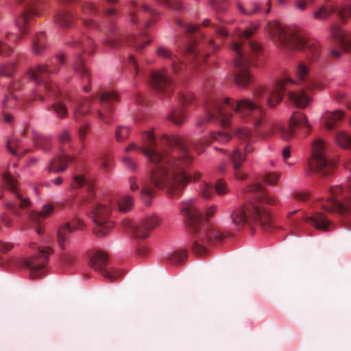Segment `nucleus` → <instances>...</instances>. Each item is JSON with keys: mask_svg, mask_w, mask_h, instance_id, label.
<instances>
[{"mask_svg": "<svg viewBox=\"0 0 351 351\" xmlns=\"http://www.w3.org/2000/svg\"><path fill=\"white\" fill-rule=\"evenodd\" d=\"M152 176L149 180L143 182V186L141 189V199L143 203L147 206H149L152 202Z\"/></svg>", "mask_w": 351, "mask_h": 351, "instance_id": "nucleus-31", "label": "nucleus"}, {"mask_svg": "<svg viewBox=\"0 0 351 351\" xmlns=\"http://www.w3.org/2000/svg\"><path fill=\"white\" fill-rule=\"evenodd\" d=\"M181 212L184 216L187 229L194 234L191 250L195 255L203 256L206 254L205 242L215 245L227 237V234L222 230L204 223L194 200L183 202Z\"/></svg>", "mask_w": 351, "mask_h": 351, "instance_id": "nucleus-4", "label": "nucleus"}, {"mask_svg": "<svg viewBox=\"0 0 351 351\" xmlns=\"http://www.w3.org/2000/svg\"><path fill=\"white\" fill-rule=\"evenodd\" d=\"M169 119L174 124L180 125L185 121V113L182 109H173L169 114Z\"/></svg>", "mask_w": 351, "mask_h": 351, "instance_id": "nucleus-41", "label": "nucleus"}, {"mask_svg": "<svg viewBox=\"0 0 351 351\" xmlns=\"http://www.w3.org/2000/svg\"><path fill=\"white\" fill-rule=\"evenodd\" d=\"M130 133V130L128 127L119 125L114 132L115 139L118 142H123L129 137Z\"/></svg>", "mask_w": 351, "mask_h": 351, "instance_id": "nucleus-44", "label": "nucleus"}, {"mask_svg": "<svg viewBox=\"0 0 351 351\" xmlns=\"http://www.w3.org/2000/svg\"><path fill=\"white\" fill-rule=\"evenodd\" d=\"M344 117V112L341 110L328 112L324 114V125L328 130H333L337 127Z\"/></svg>", "mask_w": 351, "mask_h": 351, "instance_id": "nucleus-24", "label": "nucleus"}, {"mask_svg": "<svg viewBox=\"0 0 351 351\" xmlns=\"http://www.w3.org/2000/svg\"><path fill=\"white\" fill-rule=\"evenodd\" d=\"M213 27L219 36L221 37H226L228 36V32L224 27L219 25H214Z\"/></svg>", "mask_w": 351, "mask_h": 351, "instance_id": "nucleus-64", "label": "nucleus"}, {"mask_svg": "<svg viewBox=\"0 0 351 351\" xmlns=\"http://www.w3.org/2000/svg\"><path fill=\"white\" fill-rule=\"evenodd\" d=\"M108 256L102 252H97L90 258L89 265L111 282H113L121 277L124 272L123 270L114 267L106 268Z\"/></svg>", "mask_w": 351, "mask_h": 351, "instance_id": "nucleus-13", "label": "nucleus"}, {"mask_svg": "<svg viewBox=\"0 0 351 351\" xmlns=\"http://www.w3.org/2000/svg\"><path fill=\"white\" fill-rule=\"evenodd\" d=\"M247 189L249 192L254 193V201L233 210L231 214L232 223L238 230L245 224L253 223L268 230L271 227V218L264 205H276L278 200L275 196L266 193L259 184L250 185Z\"/></svg>", "mask_w": 351, "mask_h": 351, "instance_id": "nucleus-3", "label": "nucleus"}, {"mask_svg": "<svg viewBox=\"0 0 351 351\" xmlns=\"http://www.w3.org/2000/svg\"><path fill=\"white\" fill-rule=\"evenodd\" d=\"M73 229L71 224L69 222L60 226L58 230L57 238L59 246L62 250H64V243L71 236Z\"/></svg>", "mask_w": 351, "mask_h": 351, "instance_id": "nucleus-30", "label": "nucleus"}, {"mask_svg": "<svg viewBox=\"0 0 351 351\" xmlns=\"http://www.w3.org/2000/svg\"><path fill=\"white\" fill-rule=\"evenodd\" d=\"M234 134L244 145V152L239 148H236L230 155V160L232 167V172L234 178L239 180H245L247 178L248 174L243 170V165L246 160L247 154L254 151L252 146L255 142L252 131L247 128H239L235 130Z\"/></svg>", "mask_w": 351, "mask_h": 351, "instance_id": "nucleus-7", "label": "nucleus"}, {"mask_svg": "<svg viewBox=\"0 0 351 351\" xmlns=\"http://www.w3.org/2000/svg\"><path fill=\"white\" fill-rule=\"evenodd\" d=\"M58 141L61 146L63 145H70L73 141L71 132L68 129L62 130L58 135Z\"/></svg>", "mask_w": 351, "mask_h": 351, "instance_id": "nucleus-45", "label": "nucleus"}, {"mask_svg": "<svg viewBox=\"0 0 351 351\" xmlns=\"http://www.w3.org/2000/svg\"><path fill=\"white\" fill-rule=\"evenodd\" d=\"M157 53L159 56L169 59L171 61L172 69L175 72H178L182 68V63L180 59L175 56H173L170 51L163 47H160L157 50Z\"/></svg>", "mask_w": 351, "mask_h": 351, "instance_id": "nucleus-29", "label": "nucleus"}, {"mask_svg": "<svg viewBox=\"0 0 351 351\" xmlns=\"http://www.w3.org/2000/svg\"><path fill=\"white\" fill-rule=\"evenodd\" d=\"M195 97L192 93L182 94L180 96V102L182 106H186L194 101Z\"/></svg>", "mask_w": 351, "mask_h": 351, "instance_id": "nucleus-55", "label": "nucleus"}, {"mask_svg": "<svg viewBox=\"0 0 351 351\" xmlns=\"http://www.w3.org/2000/svg\"><path fill=\"white\" fill-rule=\"evenodd\" d=\"M155 95L160 99L169 97L173 92V84L166 74H161L155 71Z\"/></svg>", "mask_w": 351, "mask_h": 351, "instance_id": "nucleus-19", "label": "nucleus"}, {"mask_svg": "<svg viewBox=\"0 0 351 351\" xmlns=\"http://www.w3.org/2000/svg\"><path fill=\"white\" fill-rule=\"evenodd\" d=\"M330 36L338 47L331 48L330 54L332 58L338 59L343 53L351 51V34H345L339 25L334 24L330 28Z\"/></svg>", "mask_w": 351, "mask_h": 351, "instance_id": "nucleus-12", "label": "nucleus"}, {"mask_svg": "<svg viewBox=\"0 0 351 351\" xmlns=\"http://www.w3.org/2000/svg\"><path fill=\"white\" fill-rule=\"evenodd\" d=\"M210 139L220 143H226L231 139V136L229 134L224 132H212Z\"/></svg>", "mask_w": 351, "mask_h": 351, "instance_id": "nucleus-47", "label": "nucleus"}, {"mask_svg": "<svg viewBox=\"0 0 351 351\" xmlns=\"http://www.w3.org/2000/svg\"><path fill=\"white\" fill-rule=\"evenodd\" d=\"M83 23L85 27L89 29H97L99 27L97 23L91 19H84Z\"/></svg>", "mask_w": 351, "mask_h": 351, "instance_id": "nucleus-63", "label": "nucleus"}, {"mask_svg": "<svg viewBox=\"0 0 351 351\" xmlns=\"http://www.w3.org/2000/svg\"><path fill=\"white\" fill-rule=\"evenodd\" d=\"M256 29V27H253L245 29L243 35L240 36V40L232 45V50L234 53V63L238 69L234 74V82L241 88L251 83L252 77L248 73L250 64L254 63L262 53L261 46L250 40Z\"/></svg>", "mask_w": 351, "mask_h": 351, "instance_id": "nucleus-5", "label": "nucleus"}, {"mask_svg": "<svg viewBox=\"0 0 351 351\" xmlns=\"http://www.w3.org/2000/svg\"><path fill=\"white\" fill-rule=\"evenodd\" d=\"M53 210V206L51 204H45L43 206L40 212L32 211L29 213V219L36 223H40L44 218L49 217Z\"/></svg>", "mask_w": 351, "mask_h": 351, "instance_id": "nucleus-34", "label": "nucleus"}, {"mask_svg": "<svg viewBox=\"0 0 351 351\" xmlns=\"http://www.w3.org/2000/svg\"><path fill=\"white\" fill-rule=\"evenodd\" d=\"M167 3L174 10H181L182 8V3L176 0H167Z\"/></svg>", "mask_w": 351, "mask_h": 351, "instance_id": "nucleus-61", "label": "nucleus"}, {"mask_svg": "<svg viewBox=\"0 0 351 351\" xmlns=\"http://www.w3.org/2000/svg\"><path fill=\"white\" fill-rule=\"evenodd\" d=\"M304 221L311 224L318 230L324 231L330 230V225L331 221L328 220L326 216L322 213L316 212L311 216L304 217L303 218Z\"/></svg>", "mask_w": 351, "mask_h": 351, "instance_id": "nucleus-23", "label": "nucleus"}, {"mask_svg": "<svg viewBox=\"0 0 351 351\" xmlns=\"http://www.w3.org/2000/svg\"><path fill=\"white\" fill-rule=\"evenodd\" d=\"M293 198L297 201L304 202L308 198V194L304 192H295Z\"/></svg>", "mask_w": 351, "mask_h": 351, "instance_id": "nucleus-62", "label": "nucleus"}, {"mask_svg": "<svg viewBox=\"0 0 351 351\" xmlns=\"http://www.w3.org/2000/svg\"><path fill=\"white\" fill-rule=\"evenodd\" d=\"M322 208L328 213L336 212L341 215L351 214V197L348 199L344 204L334 198H330L323 205Z\"/></svg>", "mask_w": 351, "mask_h": 351, "instance_id": "nucleus-20", "label": "nucleus"}, {"mask_svg": "<svg viewBox=\"0 0 351 351\" xmlns=\"http://www.w3.org/2000/svg\"><path fill=\"white\" fill-rule=\"evenodd\" d=\"M295 75L296 80L286 77L280 80L275 88L268 90L264 87L258 88L254 92V99H243L233 101L230 98L222 100L210 99L206 102V117H199L196 121V126L201 127L206 122H219L223 127L229 125L233 110L237 116L245 122L252 123L257 136L266 138L271 136L276 131L281 138L287 141L292 138L295 128L300 126L306 130L309 134L310 125L306 117L296 114L291 117L289 125H267L266 110L263 104L265 101L270 108H275L282 99L283 93L289 91V98L298 108H305L311 98L303 91L306 89H321L322 84L317 82L312 77L308 66L302 62L298 64Z\"/></svg>", "mask_w": 351, "mask_h": 351, "instance_id": "nucleus-1", "label": "nucleus"}, {"mask_svg": "<svg viewBox=\"0 0 351 351\" xmlns=\"http://www.w3.org/2000/svg\"><path fill=\"white\" fill-rule=\"evenodd\" d=\"M188 53L192 56L194 61L199 62L204 61L209 56L208 53L202 51V49L198 45H191L188 48Z\"/></svg>", "mask_w": 351, "mask_h": 351, "instance_id": "nucleus-36", "label": "nucleus"}, {"mask_svg": "<svg viewBox=\"0 0 351 351\" xmlns=\"http://www.w3.org/2000/svg\"><path fill=\"white\" fill-rule=\"evenodd\" d=\"M19 88V83L17 82H13L11 87L9 88L10 93L5 95L3 100V106L6 108H12L17 105V95H14L12 91Z\"/></svg>", "mask_w": 351, "mask_h": 351, "instance_id": "nucleus-33", "label": "nucleus"}, {"mask_svg": "<svg viewBox=\"0 0 351 351\" xmlns=\"http://www.w3.org/2000/svg\"><path fill=\"white\" fill-rule=\"evenodd\" d=\"M333 13H335L343 23L348 21H351L350 5H345L338 8L332 4L324 5L313 13V16L317 20H325Z\"/></svg>", "mask_w": 351, "mask_h": 351, "instance_id": "nucleus-16", "label": "nucleus"}, {"mask_svg": "<svg viewBox=\"0 0 351 351\" xmlns=\"http://www.w3.org/2000/svg\"><path fill=\"white\" fill-rule=\"evenodd\" d=\"M53 253L49 247H38V252L31 258L19 260L20 264L29 269V277L32 279L40 278L44 274V267L49 261V255Z\"/></svg>", "mask_w": 351, "mask_h": 351, "instance_id": "nucleus-10", "label": "nucleus"}, {"mask_svg": "<svg viewBox=\"0 0 351 351\" xmlns=\"http://www.w3.org/2000/svg\"><path fill=\"white\" fill-rule=\"evenodd\" d=\"M325 145L322 140L317 139L313 145V154L308 161L311 171H315L322 176H329L335 167V163L329 161L325 156Z\"/></svg>", "mask_w": 351, "mask_h": 351, "instance_id": "nucleus-9", "label": "nucleus"}, {"mask_svg": "<svg viewBox=\"0 0 351 351\" xmlns=\"http://www.w3.org/2000/svg\"><path fill=\"white\" fill-rule=\"evenodd\" d=\"M152 217H147L142 221H125V227L129 228L135 238H147L153 228Z\"/></svg>", "mask_w": 351, "mask_h": 351, "instance_id": "nucleus-18", "label": "nucleus"}, {"mask_svg": "<svg viewBox=\"0 0 351 351\" xmlns=\"http://www.w3.org/2000/svg\"><path fill=\"white\" fill-rule=\"evenodd\" d=\"M13 53V49L8 45H3L0 42V55L8 56Z\"/></svg>", "mask_w": 351, "mask_h": 351, "instance_id": "nucleus-58", "label": "nucleus"}, {"mask_svg": "<svg viewBox=\"0 0 351 351\" xmlns=\"http://www.w3.org/2000/svg\"><path fill=\"white\" fill-rule=\"evenodd\" d=\"M100 160H101V163H100L101 167L106 172H108L111 169V167H112V158L107 154H104L101 157Z\"/></svg>", "mask_w": 351, "mask_h": 351, "instance_id": "nucleus-50", "label": "nucleus"}, {"mask_svg": "<svg viewBox=\"0 0 351 351\" xmlns=\"http://www.w3.org/2000/svg\"><path fill=\"white\" fill-rule=\"evenodd\" d=\"M73 68L74 71L82 78H86L88 84L90 83V75L88 68L85 65V60L81 53H78L75 57ZM91 88L90 84L83 87V90L88 93L90 90Z\"/></svg>", "mask_w": 351, "mask_h": 351, "instance_id": "nucleus-21", "label": "nucleus"}, {"mask_svg": "<svg viewBox=\"0 0 351 351\" xmlns=\"http://www.w3.org/2000/svg\"><path fill=\"white\" fill-rule=\"evenodd\" d=\"M270 36L286 49L304 51L311 60L319 57L320 45L314 38H309L298 31L285 29L278 21H272L267 24Z\"/></svg>", "mask_w": 351, "mask_h": 351, "instance_id": "nucleus-6", "label": "nucleus"}, {"mask_svg": "<svg viewBox=\"0 0 351 351\" xmlns=\"http://www.w3.org/2000/svg\"><path fill=\"white\" fill-rule=\"evenodd\" d=\"M114 209L113 198H107L101 202L97 203L92 208V213L95 227L94 233L99 237H105L114 227V223L109 220L112 210Z\"/></svg>", "mask_w": 351, "mask_h": 351, "instance_id": "nucleus-8", "label": "nucleus"}, {"mask_svg": "<svg viewBox=\"0 0 351 351\" xmlns=\"http://www.w3.org/2000/svg\"><path fill=\"white\" fill-rule=\"evenodd\" d=\"M85 184L87 187L88 195L87 197L84 199V202H90L94 199L95 197L93 186L90 184L86 183L84 176L76 175L73 177V180L71 184V186L73 189L82 187Z\"/></svg>", "mask_w": 351, "mask_h": 351, "instance_id": "nucleus-27", "label": "nucleus"}, {"mask_svg": "<svg viewBox=\"0 0 351 351\" xmlns=\"http://www.w3.org/2000/svg\"><path fill=\"white\" fill-rule=\"evenodd\" d=\"M237 7L239 10L246 16H252L261 13V5L256 1L252 2L247 7H244L241 3H238Z\"/></svg>", "mask_w": 351, "mask_h": 351, "instance_id": "nucleus-37", "label": "nucleus"}, {"mask_svg": "<svg viewBox=\"0 0 351 351\" xmlns=\"http://www.w3.org/2000/svg\"><path fill=\"white\" fill-rule=\"evenodd\" d=\"M88 132V126H82L78 130V137L80 141L83 143L86 139Z\"/></svg>", "mask_w": 351, "mask_h": 351, "instance_id": "nucleus-59", "label": "nucleus"}, {"mask_svg": "<svg viewBox=\"0 0 351 351\" xmlns=\"http://www.w3.org/2000/svg\"><path fill=\"white\" fill-rule=\"evenodd\" d=\"M153 144L154 133L153 129H152L149 132H145L143 133L141 146L132 142L125 148V152L128 153L131 151L140 150L150 162H152L154 160Z\"/></svg>", "mask_w": 351, "mask_h": 351, "instance_id": "nucleus-17", "label": "nucleus"}, {"mask_svg": "<svg viewBox=\"0 0 351 351\" xmlns=\"http://www.w3.org/2000/svg\"><path fill=\"white\" fill-rule=\"evenodd\" d=\"M3 180L6 187L13 196V200L5 202V205L14 215L20 216L21 215L20 210L27 208L30 205V202L29 199L23 197L18 188L17 180L10 173H5L3 175Z\"/></svg>", "mask_w": 351, "mask_h": 351, "instance_id": "nucleus-11", "label": "nucleus"}, {"mask_svg": "<svg viewBox=\"0 0 351 351\" xmlns=\"http://www.w3.org/2000/svg\"><path fill=\"white\" fill-rule=\"evenodd\" d=\"M122 162L125 167L130 171H134L136 169V164L132 158L128 156H124L122 157Z\"/></svg>", "mask_w": 351, "mask_h": 351, "instance_id": "nucleus-54", "label": "nucleus"}, {"mask_svg": "<svg viewBox=\"0 0 351 351\" xmlns=\"http://www.w3.org/2000/svg\"><path fill=\"white\" fill-rule=\"evenodd\" d=\"M199 193L204 199H210L214 195L215 190L213 185L204 183L199 189Z\"/></svg>", "mask_w": 351, "mask_h": 351, "instance_id": "nucleus-48", "label": "nucleus"}, {"mask_svg": "<svg viewBox=\"0 0 351 351\" xmlns=\"http://www.w3.org/2000/svg\"><path fill=\"white\" fill-rule=\"evenodd\" d=\"M113 202H114V208H117L121 213L130 211L134 205L133 197L128 195L121 196L117 199H113Z\"/></svg>", "mask_w": 351, "mask_h": 351, "instance_id": "nucleus-28", "label": "nucleus"}, {"mask_svg": "<svg viewBox=\"0 0 351 351\" xmlns=\"http://www.w3.org/2000/svg\"><path fill=\"white\" fill-rule=\"evenodd\" d=\"M51 108L57 117L62 119L66 117L68 114L67 108L65 104L61 99H57L56 101L51 106Z\"/></svg>", "mask_w": 351, "mask_h": 351, "instance_id": "nucleus-38", "label": "nucleus"}, {"mask_svg": "<svg viewBox=\"0 0 351 351\" xmlns=\"http://www.w3.org/2000/svg\"><path fill=\"white\" fill-rule=\"evenodd\" d=\"M55 20L56 23L62 27H69L73 23V16L66 11H59L57 12Z\"/></svg>", "mask_w": 351, "mask_h": 351, "instance_id": "nucleus-35", "label": "nucleus"}, {"mask_svg": "<svg viewBox=\"0 0 351 351\" xmlns=\"http://www.w3.org/2000/svg\"><path fill=\"white\" fill-rule=\"evenodd\" d=\"M46 47L47 45L45 34L42 32H38L32 40L33 53L36 55H40L46 49Z\"/></svg>", "mask_w": 351, "mask_h": 351, "instance_id": "nucleus-32", "label": "nucleus"}, {"mask_svg": "<svg viewBox=\"0 0 351 351\" xmlns=\"http://www.w3.org/2000/svg\"><path fill=\"white\" fill-rule=\"evenodd\" d=\"M187 258L186 252L184 250H176L168 256V261L172 265H179L184 262Z\"/></svg>", "mask_w": 351, "mask_h": 351, "instance_id": "nucleus-39", "label": "nucleus"}, {"mask_svg": "<svg viewBox=\"0 0 351 351\" xmlns=\"http://www.w3.org/2000/svg\"><path fill=\"white\" fill-rule=\"evenodd\" d=\"M280 175L278 173H268L265 176V181L269 185H276Z\"/></svg>", "mask_w": 351, "mask_h": 351, "instance_id": "nucleus-53", "label": "nucleus"}, {"mask_svg": "<svg viewBox=\"0 0 351 351\" xmlns=\"http://www.w3.org/2000/svg\"><path fill=\"white\" fill-rule=\"evenodd\" d=\"M93 101V97H86L78 101L77 106L73 111V117L76 121H81L82 117L90 112Z\"/></svg>", "mask_w": 351, "mask_h": 351, "instance_id": "nucleus-26", "label": "nucleus"}, {"mask_svg": "<svg viewBox=\"0 0 351 351\" xmlns=\"http://www.w3.org/2000/svg\"><path fill=\"white\" fill-rule=\"evenodd\" d=\"M73 158L65 153L62 149V153L52 159L48 165L49 171L60 172L64 171L69 162L72 161Z\"/></svg>", "mask_w": 351, "mask_h": 351, "instance_id": "nucleus-22", "label": "nucleus"}, {"mask_svg": "<svg viewBox=\"0 0 351 351\" xmlns=\"http://www.w3.org/2000/svg\"><path fill=\"white\" fill-rule=\"evenodd\" d=\"M6 148L14 156H22L25 154V152L19 154V151L21 149V141L16 138H12L7 141Z\"/></svg>", "mask_w": 351, "mask_h": 351, "instance_id": "nucleus-42", "label": "nucleus"}, {"mask_svg": "<svg viewBox=\"0 0 351 351\" xmlns=\"http://www.w3.org/2000/svg\"><path fill=\"white\" fill-rule=\"evenodd\" d=\"M58 71V69L56 68L49 69L47 65L39 64L29 70V75L36 84H40L42 88L48 93L55 94L57 89L56 85L48 82V78L51 73Z\"/></svg>", "mask_w": 351, "mask_h": 351, "instance_id": "nucleus-14", "label": "nucleus"}, {"mask_svg": "<svg viewBox=\"0 0 351 351\" xmlns=\"http://www.w3.org/2000/svg\"><path fill=\"white\" fill-rule=\"evenodd\" d=\"M104 45L111 49H116L121 46L119 38L111 37L110 35H108V37L104 40Z\"/></svg>", "mask_w": 351, "mask_h": 351, "instance_id": "nucleus-51", "label": "nucleus"}, {"mask_svg": "<svg viewBox=\"0 0 351 351\" xmlns=\"http://www.w3.org/2000/svg\"><path fill=\"white\" fill-rule=\"evenodd\" d=\"M82 10L84 13L88 14H94L97 12V7L91 2H84L82 5Z\"/></svg>", "mask_w": 351, "mask_h": 351, "instance_id": "nucleus-52", "label": "nucleus"}, {"mask_svg": "<svg viewBox=\"0 0 351 351\" xmlns=\"http://www.w3.org/2000/svg\"><path fill=\"white\" fill-rule=\"evenodd\" d=\"M314 0H297L295 6L300 10H304L308 5L311 4Z\"/></svg>", "mask_w": 351, "mask_h": 351, "instance_id": "nucleus-57", "label": "nucleus"}, {"mask_svg": "<svg viewBox=\"0 0 351 351\" xmlns=\"http://www.w3.org/2000/svg\"><path fill=\"white\" fill-rule=\"evenodd\" d=\"M14 63L10 62L0 66V77H11L15 71Z\"/></svg>", "mask_w": 351, "mask_h": 351, "instance_id": "nucleus-46", "label": "nucleus"}, {"mask_svg": "<svg viewBox=\"0 0 351 351\" xmlns=\"http://www.w3.org/2000/svg\"><path fill=\"white\" fill-rule=\"evenodd\" d=\"M34 143L40 149L49 151L51 147L52 139L50 136L39 135L34 138Z\"/></svg>", "mask_w": 351, "mask_h": 351, "instance_id": "nucleus-40", "label": "nucleus"}, {"mask_svg": "<svg viewBox=\"0 0 351 351\" xmlns=\"http://www.w3.org/2000/svg\"><path fill=\"white\" fill-rule=\"evenodd\" d=\"M160 142L173 149V155L163 156L155 149V188L166 189L170 194L177 195L191 179L185 171L193 158L189 154V148L200 154L204 151L207 143L206 141L188 143L178 136L167 135L161 137Z\"/></svg>", "mask_w": 351, "mask_h": 351, "instance_id": "nucleus-2", "label": "nucleus"}, {"mask_svg": "<svg viewBox=\"0 0 351 351\" xmlns=\"http://www.w3.org/2000/svg\"><path fill=\"white\" fill-rule=\"evenodd\" d=\"M150 42L151 40L147 38L146 36L143 34L134 38L132 40V45L136 51H141L149 45Z\"/></svg>", "mask_w": 351, "mask_h": 351, "instance_id": "nucleus-43", "label": "nucleus"}, {"mask_svg": "<svg viewBox=\"0 0 351 351\" xmlns=\"http://www.w3.org/2000/svg\"><path fill=\"white\" fill-rule=\"evenodd\" d=\"M68 45L73 47L80 48L83 52L89 54H92L95 49L94 41L86 36H83L80 38H75L73 41L68 43Z\"/></svg>", "mask_w": 351, "mask_h": 351, "instance_id": "nucleus-25", "label": "nucleus"}, {"mask_svg": "<svg viewBox=\"0 0 351 351\" xmlns=\"http://www.w3.org/2000/svg\"><path fill=\"white\" fill-rule=\"evenodd\" d=\"M14 247V244L10 242L0 241V252L7 253Z\"/></svg>", "mask_w": 351, "mask_h": 351, "instance_id": "nucleus-56", "label": "nucleus"}, {"mask_svg": "<svg viewBox=\"0 0 351 351\" xmlns=\"http://www.w3.org/2000/svg\"><path fill=\"white\" fill-rule=\"evenodd\" d=\"M215 192L219 195L227 194L229 191L226 182L223 179L217 180L215 187Z\"/></svg>", "mask_w": 351, "mask_h": 351, "instance_id": "nucleus-49", "label": "nucleus"}, {"mask_svg": "<svg viewBox=\"0 0 351 351\" xmlns=\"http://www.w3.org/2000/svg\"><path fill=\"white\" fill-rule=\"evenodd\" d=\"M62 261L66 265H71L74 261V257L69 253H64L62 256Z\"/></svg>", "mask_w": 351, "mask_h": 351, "instance_id": "nucleus-60", "label": "nucleus"}, {"mask_svg": "<svg viewBox=\"0 0 351 351\" xmlns=\"http://www.w3.org/2000/svg\"><path fill=\"white\" fill-rule=\"evenodd\" d=\"M117 101H119V96L114 91L105 90L99 95V108L96 109L95 113L104 123H111V119L108 114L113 111V104Z\"/></svg>", "mask_w": 351, "mask_h": 351, "instance_id": "nucleus-15", "label": "nucleus"}]
</instances>
